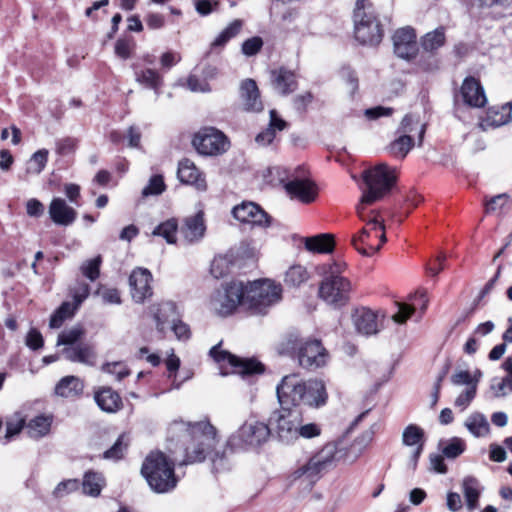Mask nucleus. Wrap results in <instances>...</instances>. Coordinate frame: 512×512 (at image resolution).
Instances as JSON below:
<instances>
[{
  "label": "nucleus",
  "instance_id": "obj_38",
  "mask_svg": "<svg viewBox=\"0 0 512 512\" xmlns=\"http://www.w3.org/2000/svg\"><path fill=\"white\" fill-rule=\"evenodd\" d=\"M105 486L103 475L95 471H87L83 476L82 490L85 495L97 497Z\"/></svg>",
  "mask_w": 512,
  "mask_h": 512
},
{
  "label": "nucleus",
  "instance_id": "obj_62",
  "mask_svg": "<svg viewBox=\"0 0 512 512\" xmlns=\"http://www.w3.org/2000/svg\"><path fill=\"white\" fill-rule=\"evenodd\" d=\"M172 330L179 340H187L190 338V329L187 324L179 319H172Z\"/></svg>",
  "mask_w": 512,
  "mask_h": 512
},
{
  "label": "nucleus",
  "instance_id": "obj_18",
  "mask_svg": "<svg viewBox=\"0 0 512 512\" xmlns=\"http://www.w3.org/2000/svg\"><path fill=\"white\" fill-rule=\"evenodd\" d=\"M285 190L292 199L302 203H311L316 199V184L308 178H294L285 184Z\"/></svg>",
  "mask_w": 512,
  "mask_h": 512
},
{
  "label": "nucleus",
  "instance_id": "obj_58",
  "mask_svg": "<svg viewBox=\"0 0 512 512\" xmlns=\"http://www.w3.org/2000/svg\"><path fill=\"white\" fill-rule=\"evenodd\" d=\"M124 435L119 436L114 445L104 452L103 457L105 459L118 460L122 458L124 450L127 447V443H124Z\"/></svg>",
  "mask_w": 512,
  "mask_h": 512
},
{
  "label": "nucleus",
  "instance_id": "obj_33",
  "mask_svg": "<svg viewBox=\"0 0 512 512\" xmlns=\"http://www.w3.org/2000/svg\"><path fill=\"white\" fill-rule=\"evenodd\" d=\"M286 126L287 123L278 117L277 112L275 110H271L268 127L256 136L255 141L262 146L269 145L274 140L276 131H282Z\"/></svg>",
  "mask_w": 512,
  "mask_h": 512
},
{
  "label": "nucleus",
  "instance_id": "obj_19",
  "mask_svg": "<svg viewBox=\"0 0 512 512\" xmlns=\"http://www.w3.org/2000/svg\"><path fill=\"white\" fill-rule=\"evenodd\" d=\"M463 102L474 108H481L487 103V97L481 83L474 77H466L460 88Z\"/></svg>",
  "mask_w": 512,
  "mask_h": 512
},
{
  "label": "nucleus",
  "instance_id": "obj_23",
  "mask_svg": "<svg viewBox=\"0 0 512 512\" xmlns=\"http://www.w3.org/2000/svg\"><path fill=\"white\" fill-rule=\"evenodd\" d=\"M512 119V104L506 103L501 107L489 108L485 118H483L479 126L482 130L489 128H497L509 123Z\"/></svg>",
  "mask_w": 512,
  "mask_h": 512
},
{
  "label": "nucleus",
  "instance_id": "obj_30",
  "mask_svg": "<svg viewBox=\"0 0 512 512\" xmlns=\"http://www.w3.org/2000/svg\"><path fill=\"white\" fill-rule=\"evenodd\" d=\"M62 354L71 362H78L89 366H93L96 362V353L91 346L86 344L65 347L62 350Z\"/></svg>",
  "mask_w": 512,
  "mask_h": 512
},
{
  "label": "nucleus",
  "instance_id": "obj_39",
  "mask_svg": "<svg viewBox=\"0 0 512 512\" xmlns=\"http://www.w3.org/2000/svg\"><path fill=\"white\" fill-rule=\"evenodd\" d=\"M502 367L507 372V376L502 379L494 378L490 386L495 397L505 396L507 391H512V358H507Z\"/></svg>",
  "mask_w": 512,
  "mask_h": 512
},
{
  "label": "nucleus",
  "instance_id": "obj_15",
  "mask_svg": "<svg viewBox=\"0 0 512 512\" xmlns=\"http://www.w3.org/2000/svg\"><path fill=\"white\" fill-rule=\"evenodd\" d=\"M235 219L252 226L268 227L271 223L270 216L253 202H243L233 208Z\"/></svg>",
  "mask_w": 512,
  "mask_h": 512
},
{
  "label": "nucleus",
  "instance_id": "obj_10",
  "mask_svg": "<svg viewBox=\"0 0 512 512\" xmlns=\"http://www.w3.org/2000/svg\"><path fill=\"white\" fill-rule=\"evenodd\" d=\"M244 283L233 281L217 290L210 299V308L217 315L226 317L233 314L239 306L244 307Z\"/></svg>",
  "mask_w": 512,
  "mask_h": 512
},
{
  "label": "nucleus",
  "instance_id": "obj_40",
  "mask_svg": "<svg viewBox=\"0 0 512 512\" xmlns=\"http://www.w3.org/2000/svg\"><path fill=\"white\" fill-rule=\"evenodd\" d=\"M305 248L311 252L330 253L334 248V238L331 234L308 237L305 240Z\"/></svg>",
  "mask_w": 512,
  "mask_h": 512
},
{
  "label": "nucleus",
  "instance_id": "obj_28",
  "mask_svg": "<svg viewBox=\"0 0 512 512\" xmlns=\"http://www.w3.org/2000/svg\"><path fill=\"white\" fill-rule=\"evenodd\" d=\"M150 311L156 322V328L159 331H164L165 324L170 322L172 319H178L177 306L172 301H163L157 305L150 307Z\"/></svg>",
  "mask_w": 512,
  "mask_h": 512
},
{
  "label": "nucleus",
  "instance_id": "obj_61",
  "mask_svg": "<svg viewBox=\"0 0 512 512\" xmlns=\"http://www.w3.org/2000/svg\"><path fill=\"white\" fill-rule=\"evenodd\" d=\"M262 45L263 41L260 37L249 38L242 44V53L246 56H253L259 52Z\"/></svg>",
  "mask_w": 512,
  "mask_h": 512
},
{
  "label": "nucleus",
  "instance_id": "obj_53",
  "mask_svg": "<svg viewBox=\"0 0 512 512\" xmlns=\"http://www.w3.org/2000/svg\"><path fill=\"white\" fill-rule=\"evenodd\" d=\"M165 190V183L163 177L161 175H155L151 177L149 183L142 190V195L144 197L150 195H159Z\"/></svg>",
  "mask_w": 512,
  "mask_h": 512
},
{
  "label": "nucleus",
  "instance_id": "obj_22",
  "mask_svg": "<svg viewBox=\"0 0 512 512\" xmlns=\"http://www.w3.org/2000/svg\"><path fill=\"white\" fill-rule=\"evenodd\" d=\"M48 212L51 220L61 226L71 225L77 217L76 210L60 197L52 199Z\"/></svg>",
  "mask_w": 512,
  "mask_h": 512
},
{
  "label": "nucleus",
  "instance_id": "obj_52",
  "mask_svg": "<svg viewBox=\"0 0 512 512\" xmlns=\"http://www.w3.org/2000/svg\"><path fill=\"white\" fill-rule=\"evenodd\" d=\"M465 447V442L462 439L454 437L443 448L442 453L445 457L454 459L464 452Z\"/></svg>",
  "mask_w": 512,
  "mask_h": 512
},
{
  "label": "nucleus",
  "instance_id": "obj_26",
  "mask_svg": "<svg viewBox=\"0 0 512 512\" xmlns=\"http://www.w3.org/2000/svg\"><path fill=\"white\" fill-rule=\"evenodd\" d=\"M135 81L141 86L151 89L155 94L159 95V90L163 85V77L160 73L151 68H140L138 65L133 64Z\"/></svg>",
  "mask_w": 512,
  "mask_h": 512
},
{
  "label": "nucleus",
  "instance_id": "obj_1",
  "mask_svg": "<svg viewBox=\"0 0 512 512\" xmlns=\"http://www.w3.org/2000/svg\"><path fill=\"white\" fill-rule=\"evenodd\" d=\"M169 434L172 439L177 436L187 444L184 464L202 462L209 456L213 472L220 473L230 469L231 453H228L227 448L215 449L216 430L209 422L201 421L190 424L175 421L169 427Z\"/></svg>",
  "mask_w": 512,
  "mask_h": 512
},
{
  "label": "nucleus",
  "instance_id": "obj_54",
  "mask_svg": "<svg viewBox=\"0 0 512 512\" xmlns=\"http://www.w3.org/2000/svg\"><path fill=\"white\" fill-rule=\"evenodd\" d=\"M134 46L135 43L133 39L120 38L115 43V54L122 59H128L131 56Z\"/></svg>",
  "mask_w": 512,
  "mask_h": 512
},
{
  "label": "nucleus",
  "instance_id": "obj_51",
  "mask_svg": "<svg viewBox=\"0 0 512 512\" xmlns=\"http://www.w3.org/2000/svg\"><path fill=\"white\" fill-rule=\"evenodd\" d=\"M101 256H97L93 259L87 260L82 263L80 270L82 274L87 277L90 281H95L100 274Z\"/></svg>",
  "mask_w": 512,
  "mask_h": 512
},
{
  "label": "nucleus",
  "instance_id": "obj_42",
  "mask_svg": "<svg viewBox=\"0 0 512 512\" xmlns=\"http://www.w3.org/2000/svg\"><path fill=\"white\" fill-rule=\"evenodd\" d=\"M445 43V29L443 27H438L435 30L426 33L422 40L421 46L427 52H433L440 47H442Z\"/></svg>",
  "mask_w": 512,
  "mask_h": 512
},
{
  "label": "nucleus",
  "instance_id": "obj_13",
  "mask_svg": "<svg viewBox=\"0 0 512 512\" xmlns=\"http://www.w3.org/2000/svg\"><path fill=\"white\" fill-rule=\"evenodd\" d=\"M290 408L282 407V411L275 412L270 418L271 424L275 423L279 438L287 443L297 440L299 424L303 422L301 413Z\"/></svg>",
  "mask_w": 512,
  "mask_h": 512
},
{
  "label": "nucleus",
  "instance_id": "obj_63",
  "mask_svg": "<svg viewBox=\"0 0 512 512\" xmlns=\"http://www.w3.org/2000/svg\"><path fill=\"white\" fill-rule=\"evenodd\" d=\"M509 196L506 193L499 194L491 197L489 200L485 202L486 212H494L499 208H502L507 202Z\"/></svg>",
  "mask_w": 512,
  "mask_h": 512
},
{
  "label": "nucleus",
  "instance_id": "obj_11",
  "mask_svg": "<svg viewBox=\"0 0 512 512\" xmlns=\"http://www.w3.org/2000/svg\"><path fill=\"white\" fill-rule=\"evenodd\" d=\"M198 153L206 156H217L225 153L230 142L223 132L214 127H205L198 131L192 140Z\"/></svg>",
  "mask_w": 512,
  "mask_h": 512
},
{
  "label": "nucleus",
  "instance_id": "obj_4",
  "mask_svg": "<svg viewBox=\"0 0 512 512\" xmlns=\"http://www.w3.org/2000/svg\"><path fill=\"white\" fill-rule=\"evenodd\" d=\"M141 473L156 493H167L177 485L174 463L160 452H151L143 462Z\"/></svg>",
  "mask_w": 512,
  "mask_h": 512
},
{
  "label": "nucleus",
  "instance_id": "obj_8",
  "mask_svg": "<svg viewBox=\"0 0 512 512\" xmlns=\"http://www.w3.org/2000/svg\"><path fill=\"white\" fill-rule=\"evenodd\" d=\"M341 265L337 263L322 264L317 266L319 274L327 275L319 286V297L327 304L342 306L348 301L350 282L338 275Z\"/></svg>",
  "mask_w": 512,
  "mask_h": 512
},
{
  "label": "nucleus",
  "instance_id": "obj_9",
  "mask_svg": "<svg viewBox=\"0 0 512 512\" xmlns=\"http://www.w3.org/2000/svg\"><path fill=\"white\" fill-rule=\"evenodd\" d=\"M337 454L335 443L329 442L315 452L293 472L294 479H303L309 484L316 483L334 464Z\"/></svg>",
  "mask_w": 512,
  "mask_h": 512
},
{
  "label": "nucleus",
  "instance_id": "obj_44",
  "mask_svg": "<svg viewBox=\"0 0 512 512\" xmlns=\"http://www.w3.org/2000/svg\"><path fill=\"white\" fill-rule=\"evenodd\" d=\"M77 308L75 304L70 302L62 303L51 316L49 326L51 328H59L67 318L74 315Z\"/></svg>",
  "mask_w": 512,
  "mask_h": 512
},
{
  "label": "nucleus",
  "instance_id": "obj_56",
  "mask_svg": "<svg viewBox=\"0 0 512 512\" xmlns=\"http://www.w3.org/2000/svg\"><path fill=\"white\" fill-rule=\"evenodd\" d=\"M79 488V481L77 479H67L61 481L54 489L53 495L57 498L64 497L65 495L76 491Z\"/></svg>",
  "mask_w": 512,
  "mask_h": 512
},
{
  "label": "nucleus",
  "instance_id": "obj_60",
  "mask_svg": "<svg viewBox=\"0 0 512 512\" xmlns=\"http://www.w3.org/2000/svg\"><path fill=\"white\" fill-rule=\"evenodd\" d=\"M477 388H475V385L471 387H467L465 391H463L454 402V405L458 408H460L461 411L465 410L469 404L472 402V400L475 398Z\"/></svg>",
  "mask_w": 512,
  "mask_h": 512
},
{
  "label": "nucleus",
  "instance_id": "obj_16",
  "mask_svg": "<svg viewBox=\"0 0 512 512\" xmlns=\"http://www.w3.org/2000/svg\"><path fill=\"white\" fill-rule=\"evenodd\" d=\"M151 281L152 274L148 269L138 267L132 271L129 277V285L132 299L136 303H143L152 296Z\"/></svg>",
  "mask_w": 512,
  "mask_h": 512
},
{
  "label": "nucleus",
  "instance_id": "obj_41",
  "mask_svg": "<svg viewBox=\"0 0 512 512\" xmlns=\"http://www.w3.org/2000/svg\"><path fill=\"white\" fill-rule=\"evenodd\" d=\"M465 427L475 437H484L489 434L490 426L486 417L479 412L471 414L465 421Z\"/></svg>",
  "mask_w": 512,
  "mask_h": 512
},
{
  "label": "nucleus",
  "instance_id": "obj_20",
  "mask_svg": "<svg viewBox=\"0 0 512 512\" xmlns=\"http://www.w3.org/2000/svg\"><path fill=\"white\" fill-rule=\"evenodd\" d=\"M177 176L182 183L192 185L199 191L207 189L204 174L189 159H183L179 162Z\"/></svg>",
  "mask_w": 512,
  "mask_h": 512
},
{
  "label": "nucleus",
  "instance_id": "obj_35",
  "mask_svg": "<svg viewBox=\"0 0 512 512\" xmlns=\"http://www.w3.org/2000/svg\"><path fill=\"white\" fill-rule=\"evenodd\" d=\"M462 489L467 508L470 511L475 510L478 507V501L481 494L479 481L472 476L465 477L462 482Z\"/></svg>",
  "mask_w": 512,
  "mask_h": 512
},
{
  "label": "nucleus",
  "instance_id": "obj_47",
  "mask_svg": "<svg viewBox=\"0 0 512 512\" xmlns=\"http://www.w3.org/2000/svg\"><path fill=\"white\" fill-rule=\"evenodd\" d=\"M309 278L307 269L302 265H292L285 273V283L290 286H299Z\"/></svg>",
  "mask_w": 512,
  "mask_h": 512
},
{
  "label": "nucleus",
  "instance_id": "obj_48",
  "mask_svg": "<svg viewBox=\"0 0 512 512\" xmlns=\"http://www.w3.org/2000/svg\"><path fill=\"white\" fill-rule=\"evenodd\" d=\"M231 265L232 261L230 257L226 255H219L213 259L210 272L215 278L219 279L230 272Z\"/></svg>",
  "mask_w": 512,
  "mask_h": 512
},
{
  "label": "nucleus",
  "instance_id": "obj_37",
  "mask_svg": "<svg viewBox=\"0 0 512 512\" xmlns=\"http://www.w3.org/2000/svg\"><path fill=\"white\" fill-rule=\"evenodd\" d=\"M52 417L49 415H38L26 425V431L31 438L39 439L46 436L51 428Z\"/></svg>",
  "mask_w": 512,
  "mask_h": 512
},
{
  "label": "nucleus",
  "instance_id": "obj_32",
  "mask_svg": "<svg viewBox=\"0 0 512 512\" xmlns=\"http://www.w3.org/2000/svg\"><path fill=\"white\" fill-rule=\"evenodd\" d=\"M375 230H371V226H366L360 233L352 238V244L359 253L364 256H372L380 250V245L372 242V234Z\"/></svg>",
  "mask_w": 512,
  "mask_h": 512
},
{
  "label": "nucleus",
  "instance_id": "obj_46",
  "mask_svg": "<svg viewBox=\"0 0 512 512\" xmlns=\"http://www.w3.org/2000/svg\"><path fill=\"white\" fill-rule=\"evenodd\" d=\"M413 146V138L409 134L399 135L397 139H395L390 144V152L398 158L403 159L408 152L411 150Z\"/></svg>",
  "mask_w": 512,
  "mask_h": 512
},
{
  "label": "nucleus",
  "instance_id": "obj_43",
  "mask_svg": "<svg viewBox=\"0 0 512 512\" xmlns=\"http://www.w3.org/2000/svg\"><path fill=\"white\" fill-rule=\"evenodd\" d=\"M177 230V221L175 219H168L157 225L152 231V235L163 237L168 244H175Z\"/></svg>",
  "mask_w": 512,
  "mask_h": 512
},
{
  "label": "nucleus",
  "instance_id": "obj_27",
  "mask_svg": "<svg viewBox=\"0 0 512 512\" xmlns=\"http://www.w3.org/2000/svg\"><path fill=\"white\" fill-rule=\"evenodd\" d=\"M402 442L405 446L415 447L412 454V462L415 466L419 456L423 451L424 444V431L422 428L415 424L408 425L402 434Z\"/></svg>",
  "mask_w": 512,
  "mask_h": 512
},
{
  "label": "nucleus",
  "instance_id": "obj_3",
  "mask_svg": "<svg viewBox=\"0 0 512 512\" xmlns=\"http://www.w3.org/2000/svg\"><path fill=\"white\" fill-rule=\"evenodd\" d=\"M396 179V169L385 163H380L363 172L366 188L363 190L360 203L357 206V212L361 219H364L365 205L373 204L387 195Z\"/></svg>",
  "mask_w": 512,
  "mask_h": 512
},
{
  "label": "nucleus",
  "instance_id": "obj_25",
  "mask_svg": "<svg viewBox=\"0 0 512 512\" xmlns=\"http://www.w3.org/2000/svg\"><path fill=\"white\" fill-rule=\"evenodd\" d=\"M353 321L357 331L363 335H374L379 331L377 315L370 309H357L353 315Z\"/></svg>",
  "mask_w": 512,
  "mask_h": 512
},
{
  "label": "nucleus",
  "instance_id": "obj_24",
  "mask_svg": "<svg viewBox=\"0 0 512 512\" xmlns=\"http://www.w3.org/2000/svg\"><path fill=\"white\" fill-rule=\"evenodd\" d=\"M270 79L274 90L282 95L292 93L297 87L294 72L283 67L272 70L270 73Z\"/></svg>",
  "mask_w": 512,
  "mask_h": 512
},
{
  "label": "nucleus",
  "instance_id": "obj_36",
  "mask_svg": "<svg viewBox=\"0 0 512 512\" xmlns=\"http://www.w3.org/2000/svg\"><path fill=\"white\" fill-rule=\"evenodd\" d=\"M426 130V125L422 123L418 117L409 114L406 115L398 128V133L401 135L409 134L413 137L414 134H417L419 145L422 144L424 134Z\"/></svg>",
  "mask_w": 512,
  "mask_h": 512
},
{
  "label": "nucleus",
  "instance_id": "obj_7",
  "mask_svg": "<svg viewBox=\"0 0 512 512\" xmlns=\"http://www.w3.org/2000/svg\"><path fill=\"white\" fill-rule=\"evenodd\" d=\"M284 349L298 359L299 365L305 369L314 370L326 365L328 352L317 339H303L297 334H290Z\"/></svg>",
  "mask_w": 512,
  "mask_h": 512
},
{
  "label": "nucleus",
  "instance_id": "obj_5",
  "mask_svg": "<svg viewBox=\"0 0 512 512\" xmlns=\"http://www.w3.org/2000/svg\"><path fill=\"white\" fill-rule=\"evenodd\" d=\"M244 308L252 314L265 315L282 299V287L272 280L264 279L244 284Z\"/></svg>",
  "mask_w": 512,
  "mask_h": 512
},
{
  "label": "nucleus",
  "instance_id": "obj_6",
  "mask_svg": "<svg viewBox=\"0 0 512 512\" xmlns=\"http://www.w3.org/2000/svg\"><path fill=\"white\" fill-rule=\"evenodd\" d=\"M354 34L363 45H378L383 38V28L369 0H357L354 9Z\"/></svg>",
  "mask_w": 512,
  "mask_h": 512
},
{
  "label": "nucleus",
  "instance_id": "obj_31",
  "mask_svg": "<svg viewBox=\"0 0 512 512\" xmlns=\"http://www.w3.org/2000/svg\"><path fill=\"white\" fill-rule=\"evenodd\" d=\"M205 229L203 216L198 213L185 220L181 233L188 243H194L204 236Z\"/></svg>",
  "mask_w": 512,
  "mask_h": 512
},
{
  "label": "nucleus",
  "instance_id": "obj_45",
  "mask_svg": "<svg viewBox=\"0 0 512 512\" xmlns=\"http://www.w3.org/2000/svg\"><path fill=\"white\" fill-rule=\"evenodd\" d=\"M49 151L47 149H40L32 154L27 162L26 172L28 174H40L48 161Z\"/></svg>",
  "mask_w": 512,
  "mask_h": 512
},
{
  "label": "nucleus",
  "instance_id": "obj_34",
  "mask_svg": "<svg viewBox=\"0 0 512 512\" xmlns=\"http://www.w3.org/2000/svg\"><path fill=\"white\" fill-rule=\"evenodd\" d=\"M83 382L76 376L63 377L55 387V393L61 397H75L83 392Z\"/></svg>",
  "mask_w": 512,
  "mask_h": 512
},
{
  "label": "nucleus",
  "instance_id": "obj_17",
  "mask_svg": "<svg viewBox=\"0 0 512 512\" xmlns=\"http://www.w3.org/2000/svg\"><path fill=\"white\" fill-rule=\"evenodd\" d=\"M394 52L403 59H411L417 53L416 34L414 29L405 27L398 29L393 36Z\"/></svg>",
  "mask_w": 512,
  "mask_h": 512
},
{
  "label": "nucleus",
  "instance_id": "obj_14",
  "mask_svg": "<svg viewBox=\"0 0 512 512\" xmlns=\"http://www.w3.org/2000/svg\"><path fill=\"white\" fill-rule=\"evenodd\" d=\"M237 436L246 445L259 446L268 440L270 428L265 422L249 418L239 428Z\"/></svg>",
  "mask_w": 512,
  "mask_h": 512
},
{
  "label": "nucleus",
  "instance_id": "obj_29",
  "mask_svg": "<svg viewBox=\"0 0 512 512\" xmlns=\"http://www.w3.org/2000/svg\"><path fill=\"white\" fill-rule=\"evenodd\" d=\"M95 401L99 408L107 413H115L122 408V399L110 387H102L95 393Z\"/></svg>",
  "mask_w": 512,
  "mask_h": 512
},
{
  "label": "nucleus",
  "instance_id": "obj_64",
  "mask_svg": "<svg viewBox=\"0 0 512 512\" xmlns=\"http://www.w3.org/2000/svg\"><path fill=\"white\" fill-rule=\"evenodd\" d=\"M398 311L393 315V320L397 323H405L408 318L413 314L414 307L405 303H397Z\"/></svg>",
  "mask_w": 512,
  "mask_h": 512
},
{
  "label": "nucleus",
  "instance_id": "obj_49",
  "mask_svg": "<svg viewBox=\"0 0 512 512\" xmlns=\"http://www.w3.org/2000/svg\"><path fill=\"white\" fill-rule=\"evenodd\" d=\"M84 335V330L81 326H74L70 329L62 331L57 339V345H64L66 347L74 346L78 340Z\"/></svg>",
  "mask_w": 512,
  "mask_h": 512
},
{
  "label": "nucleus",
  "instance_id": "obj_21",
  "mask_svg": "<svg viewBox=\"0 0 512 512\" xmlns=\"http://www.w3.org/2000/svg\"><path fill=\"white\" fill-rule=\"evenodd\" d=\"M240 99L243 109L247 112H260L263 110L260 93L253 79H246L241 82Z\"/></svg>",
  "mask_w": 512,
  "mask_h": 512
},
{
  "label": "nucleus",
  "instance_id": "obj_2",
  "mask_svg": "<svg viewBox=\"0 0 512 512\" xmlns=\"http://www.w3.org/2000/svg\"><path fill=\"white\" fill-rule=\"evenodd\" d=\"M281 407L320 408L327 403L328 393L320 379L302 380L297 374L286 375L276 387Z\"/></svg>",
  "mask_w": 512,
  "mask_h": 512
},
{
  "label": "nucleus",
  "instance_id": "obj_50",
  "mask_svg": "<svg viewBox=\"0 0 512 512\" xmlns=\"http://www.w3.org/2000/svg\"><path fill=\"white\" fill-rule=\"evenodd\" d=\"M373 216H366L364 214L363 221H367V225L371 226V230H375V238H379L380 243L378 245H382L386 242V235H385V225L383 223V219L380 218L379 213L372 212Z\"/></svg>",
  "mask_w": 512,
  "mask_h": 512
},
{
  "label": "nucleus",
  "instance_id": "obj_55",
  "mask_svg": "<svg viewBox=\"0 0 512 512\" xmlns=\"http://www.w3.org/2000/svg\"><path fill=\"white\" fill-rule=\"evenodd\" d=\"M451 382L456 386L466 385L471 387L475 385V388H477L478 385V379L472 377L468 371L464 370L456 371L451 377Z\"/></svg>",
  "mask_w": 512,
  "mask_h": 512
},
{
  "label": "nucleus",
  "instance_id": "obj_12",
  "mask_svg": "<svg viewBox=\"0 0 512 512\" xmlns=\"http://www.w3.org/2000/svg\"><path fill=\"white\" fill-rule=\"evenodd\" d=\"M210 355L221 367L228 364L232 368V373H237L243 377L264 372L262 363L255 359L239 358L228 351L221 350L220 344L211 348Z\"/></svg>",
  "mask_w": 512,
  "mask_h": 512
},
{
  "label": "nucleus",
  "instance_id": "obj_57",
  "mask_svg": "<svg viewBox=\"0 0 512 512\" xmlns=\"http://www.w3.org/2000/svg\"><path fill=\"white\" fill-rule=\"evenodd\" d=\"M102 370L106 373L115 375L118 381L130 374L129 369L121 362L106 363L103 365Z\"/></svg>",
  "mask_w": 512,
  "mask_h": 512
},
{
  "label": "nucleus",
  "instance_id": "obj_59",
  "mask_svg": "<svg viewBox=\"0 0 512 512\" xmlns=\"http://www.w3.org/2000/svg\"><path fill=\"white\" fill-rule=\"evenodd\" d=\"M321 426L316 423H307L299 424L298 433H297V439L299 437L305 438V439H311L318 437L321 434Z\"/></svg>",
  "mask_w": 512,
  "mask_h": 512
}]
</instances>
